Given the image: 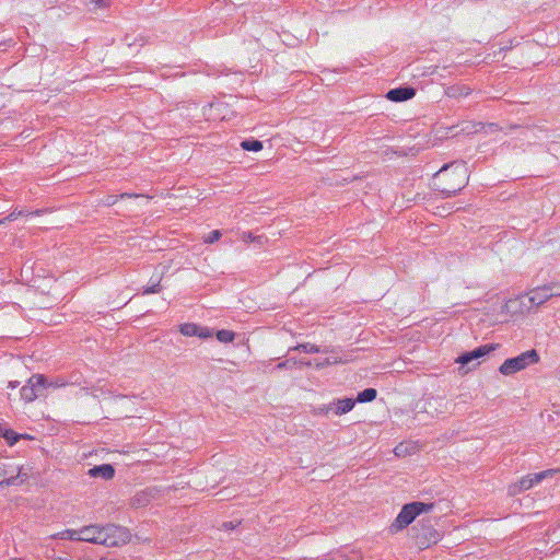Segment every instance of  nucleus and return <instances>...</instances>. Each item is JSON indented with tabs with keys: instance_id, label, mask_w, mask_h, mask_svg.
<instances>
[{
	"instance_id": "nucleus-1",
	"label": "nucleus",
	"mask_w": 560,
	"mask_h": 560,
	"mask_svg": "<svg viewBox=\"0 0 560 560\" xmlns=\"http://www.w3.org/2000/svg\"><path fill=\"white\" fill-rule=\"evenodd\" d=\"M468 170L465 163L444 164L433 176V187L442 198L456 196L468 184Z\"/></svg>"
},
{
	"instance_id": "nucleus-2",
	"label": "nucleus",
	"mask_w": 560,
	"mask_h": 560,
	"mask_svg": "<svg viewBox=\"0 0 560 560\" xmlns=\"http://www.w3.org/2000/svg\"><path fill=\"white\" fill-rule=\"evenodd\" d=\"M433 506L434 503H424L418 501L405 504L395 521L392 523L389 527L390 533H397L406 528L415 521L418 515L423 512L431 511Z\"/></svg>"
},
{
	"instance_id": "nucleus-3",
	"label": "nucleus",
	"mask_w": 560,
	"mask_h": 560,
	"mask_svg": "<svg viewBox=\"0 0 560 560\" xmlns=\"http://www.w3.org/2000/svg\"><path fill=\"white\" fill-rule=\"evenodd\" d=\"M129 540V532L121 526L107 524L106 526H98L97 530V545L106 547H115L124 545Z\"/></svg>"
},
{
	"instance_id": "nucleus-4",
	"label": "nucleus",
	"mask_w": 560,
	"mask_h": 560,
	"mask_svg": "<svg viewBox=\"0 0 560 560\" xmlns=\"http://www.w3.org/2000/svg\"><path fill=\"white\" fill-rule=\"evenodd\" d=\"M539 361V354L535 349L527 350L517 357L506 359L499 371L503 375H512Z\"/></svg>"
},
{
	"instance_id": "nucleus-5",
	"label": "nucleus",
	"mask_w": 560,
	"mask_h": 560,
	"mask_svg": "<svg viewBox=\"0 0 560 560\" xmlns=\"http://www.w3.org/2000/svg\"><path fill=\"white\" fill-rule=\"evenodd\" d=\"M412 530L415 532L413 538L416 545L420 549H427L441 539L440 532L433 528L429 523L420 522L417 526L412 527Z\"/></svg>"
},
{
	"instance_id": "nucleus-6",
	"label": "nucleus",
	"mask_w": 560,
	"mask_h": 560,
	"mask_svg": "<svg viewBox=\"0 0 560 560\" xmlns=\"http://www.w3.org/2000/svg\"><path fill=\"white\" fill-rule=\"evenodd\" d=\"M47 378L42 374L32 375L21 388V398L27 402L35 400L46 389Z\"/></svg>"
},
{
	"instance_id": "nucleus-7",
	"label": "nucleus",
	"mask_w": 560,
	"mask_h": 560,
	"mask_svg": "<svg viewBox=\"0 0 560 560\" xmlns=\"http://www.w3.org/2000/svg\"><path fill=\"white\" fill-rule=\"evenodd\" d=\"M13 471V469H8V465L5 463L0 462V489L10 486L23 485L28 479V472L23 467H16V475H12L7 478V475Z\"/></svg>"
},
{
	"instance_id": "nucleus-8",
	"label": "nucleus",
	"mask_w": 560,
	"mask_h": 560,
	"mask_svg": "<svg viewBox=\"0 0 560 560\" xmlns=\"http://www.w3.org/2000/svg\"><path fill=\"white\" fill-rule=\"evenodd\" d=\"M560 295V285L551 283L538 287L529 292V302L535 305H540L551 299L552 296Z\"/></svg>"
},
{
	"instance_id": "nucleus-9",
	"label": "nucleus",
	"mask_w": 560,
	"mask_h": 560,
	"mask_svg": "<svg viewBox=\"0 0 560 560\" xmlns=\"http://www.w3.org/2000/svg\"><path fill=\"white\" fill-rule=\"evenodd\" d=\"M497 346L498 345H493V343L480 346V347L474 349L472 351L465 352V353L460 354L457 358L456 362L459 363L462 365V368H464L465 365L469 364L470 362L487 355L488 353L493 351L497 348Z\"/></svg>"
},
{
	"instance_id": "nucleus-10",
	"label": "nucleus",
	"mask_w": 560,
	"mask_h": 560,
	"mask_svg": "<svg viewBox=\"0 0 560 560\" xmlns=\"http://www.w3.org/2000/svg\"><path fill=\"white\" fill-rule=\"evenodd\" d=\"M416 95V89L412 86H399L392 89L386 93V98L399 103L411 100Z\"/></svg>"
},
{
	"instance_id": "nucleus-11",
	"label": "nucleus",
	"mask_w": 560,
	"mask_h": 560,
	"mask_svg": "<svg viewBox=\"0 0 560 560\" xmlns=\"http://www.w3.org/2000/svg\"><path fill=\"white\" fill-rule=\"evenodd\" d=\"M88 475L92 478H102L110 480L115 476V468L110 464H102L89 469Z\"/></svg>"
},
{
	"instance_id": "nucleus-12",
	"label": "nucleus",
	"mask_w": 560,
	"mask_h": 560,
	"mask_svg": "<svg viewBox=\"0 0 560 560\" xmlns=\"http://www.w3.org/2000/svg\"><path fill=\"white\" fill-rule=\"evenodd\" d=\"M551 474H553V470H545L533 476H526L518 481V487L523 490H528Z\"/></svg>"
},
{
	"instance_id": "nucleus-13",
	"label": "nucleus",
	"mask_w": 560,
	"mask_h": 560,
	"mask_svg": "<svg viewBox=\"0 0 560 560\" xmlns=\"http://www.w3.org/2000/svg\"><path fill=\"white\" fill-rule=\"evenodd\" d=\"M354 404H355V400H353L352 398L338 399L334 404L335 405L334 412L337 416L345 415V413L349 412L350 410H352V408L354 407ZM328 410H332V407L330 406L328 408Z\"/></svg>"
},
{
	"instance_id": "nucleus-14",
	"label": "nucleus",
	"mask_w": 560,
	"mask_h": 560,
	"mask_svg": "<svg viewBox=\"0 0 560 560\" xmlns=\"http://www.w3.org/2000/svg\"><path fill=\"white\" fill-rule=\"evenodd\" d=\"M97 530H98V526H95V525L85 526V527L79 529L80 541L97 544Z\"/></svg>"
},
{
	"instance_id": "nucleus-15",
	"label": "nucleus",
	"mask_w": 560,
	"mask_h": 560,
	"mask_svg": "<svg viewBox=\"0 0 560 560\" xmlns=\"http://www.w3.org/2000/svg\"><path fill=\"white\" fill-rule=\"evenodd\" d=\"M471 93V89L466 85H451L446 89L445 94L448 97L459 98L466 97Z\"/></svg>"
},
{
	"instance_id": "nucleus-16",
	"label": "nucleus",
	"mask_w": 560,
	"mask_h": 560,
	"mask_svg": "<svg viewBox=\"0 0 560 560\" xmlns=\"http://www.w3.org/2000/svg\"><path fill=\"white\" fill-rule=\"evenodd\" d=\"M0 436H2L9 445H14L21 438H26L25 435L19 434L13 430L3 427H0Z\"/></svg>"
},
{
	"instance_id": "nucleus-17",
	"label": "nucleus",
	"mask_w": 560,
	"mask_h": 560,
	"mask_svg": "<svg viewBox=\"0 0 560 560\" xmlns=\"http://www.w3.org/2000/svg\"><path fill=\"white\" fill-rule=\"evenodd\" d=\"M179 331L184 336H189V337L197 336L198 337V334L200 332V326L197 324H194V323H185L179 326Z\"/></svg>"
},
{
	"instance_id": "nucleus-18",
	"label": "nucleus",
	"mask_w": 560,
	"mask_h": 560,
	"mask_svg": "<svg viewBox=\"0 0 560 560\" xmlns=\"http://www.w3.org/2000/svg\"><path fill=\"white\" fill-rule=\"evenodd\" d=\"M150 502V495L147 492H139L131 499V506L138 509L148 505Z\"/></svg>"
},
{
	"instance_id": "nucleus-19",
	"label": "nucleus",
	"mask_w": 560,
	"mask_h": 560,
	"mask_svg": "<svg viewBox=\"0 0 560 560\" xmlns=\"http://www.w3.org/2000/svg\"><path fill=\"white\" fill-rule=\"evenodd\" d=\"M416 450V446L408 443H399L395 448L394 453L398 457H405L407 455H410Z\"/></svg>"
},
{
	"instance_id": "nucleus-20",
	"label": "nucleus",
	"mask_w": 560,
	"mask_h": 560,
	"mask_svg": "<svg viewBox=\"0 0 560 560\" xmlns=\"http://www.w3.org/2000/svg\"><path fill=\"white\" fill-rule=\"evenodd\" d=\"M262 142L259 140L250 139V140H243L241 142V148L245 151H254L258 152L262 149Z\"/></svg>"
},
{
	"instance_id": "nucleus-21",
	"label": "nucleus",
	"mask_w": 560,
	"mask_h": 560,
	"mask_svg": "<svg viewBox=\"0 0 560 560\" xmlns=\"http://www.w3.org/2000/svg\"><path fill=\"white\" fill-rule=\"evenodd\" d=\"M292 351H302L305 353H318V352H320V349H319V347H317L313 343L306 342V343H300L295 347L290 348L289 352H292Z\"/></svg>"
},
{
	"instance_id": "nucleus-22",
	"label": "nucleus",
	"mask_w": 560,
	"mask_h": 560,
	"mask_svg": "<svg viewBox=\"0 0 560 560\" xmlns=\"http://www.w3.org/2000/svg\"><path fill=\"white\" fill-rule=\"evenodd\" d=\"M377 392L374 388H365L360 392L357 397V401L359 402H370L376 398Z\"/></svg>"
},
{
	"instance_id": "nucleus-23",
	"label": "nucleus",
	"mask_w": 560,
	"mask_h": 560,
	"mask_svg": "<svg viewBox=\"0 0 560 560\" xmlns=\"http://www.w3.org/2000/svg\"><path fill=\"white\" fill-rule=\"evenodd\" d=\"M215 336L219 341L224 343L232 342L235 338V334L226 329L218 330Z\"/></svg>"
},
{
	"instance_id": "nucleus-24",
	"label": "nucleus",
	"mask_w": 560,
	"mask_h": 560,
	"mask_svg": "<svg viewBox=\"0 0 560 560\" xmlns=\"http://www.w3.org/2000/svg\"><path fill=\"white\" fill-rule=\"evenodd\" d=\"M61 539H69V540H80V534L79 530L75 529H67L59 534Z\"/></svg>"
},
{
	"instance_id": "nucleus-25",
	"label": "nucleus",
	"mask_w": 560,
	"mask_h": 560,
	"mask_svg": "<svg viewBox=\"0 0 560 560\" xmlns=\"http://www.w3.org/2000/svg\"><path fill=\"white\" fill-rule=\"evenodd\" d=\"M298 364V360H295L294 358H290V359H287L282 362H280L276 369H279V370H282V369H289V368H292L294 365Z\"/></svg>"
},
{
	"instance_id": "nucleus-26",
	"label": "nucleus",
	"mask_w": 560,
	"mask_h": 560,
	"mask_svg": "<svg viewBox=\"0 0 560 560\" xmlns=\"http://www.w3.org/2000/svg\"><path fill=\"white\" fill-rule=\"evenodd\" d=\"M67 384H68V382H66L63 378L57 377L55 381H51V382L47 381L46 388H48V387L59 388V387L66 386Z\"/></svg>"
},
{
	"instance_id": "nucleus-27",
	"label": "nucleus",
	"mask_w": 560,
	"mask_h": 560,
	"mask_svg": "<svg viewBox=\"0 0 560 560\" xmlns=\"http://www.w3.org/2000/svg\"><path fill=\"white\" fill-rule=\"evenodd\" d=\"M221 237V232L219 230H214L208 234V236L205 238L206 243H214Z\"/></svg>"
},
{
	"instance_id": "nucleus-28",
	"label": "nucleus",
	"mask_w": 560,
	"mask_h": 560,
	"mask_svg": "<svg viewBox=\"0 0 560 560\" xmlns=\"http://www.w3.org/2000/svg\"><path fill=\"white\" fill-rule=\"evenodd\" d=\"M161 291V285H160V281H158L156 283L152 284L151 287H148L143 290V294L147 295V294H151V293H159Z\"/></svg>"
},
{
	"instance_id": "nucleus-29",
	"label": "nucleus",
	"mask_w": 560,
	"mask_h": 560,
	"mask_svg": "<svg viewBox=\"0 0 560 560\" xmlns=\"http://www.w3.org/2000/svg\"><path fill=\"white\" fill-rule=\"evenodd\" d=\"M212 336V331L207 327L200 326V332L198 334V337L201 339H207Z\"/></svg>"
},
{
	"instance_id": "nucleus-30",
	"label": "nucleus",
	"mask_w": 560,
	"mask_h": 560,
	"mask_svg": "<svg viewBox=\"0 0 560 560\" xmlns=\"http://www.w3.org/2000/svg\"><path fill=\"white\" fill-rule=\"evenodd\" d=\"M522 491H524V490L518 487V482L513 483L509 487L510 495H516V494L521 493Z\"/></svg>"
},
{
	"instance_id": "nucleus-31",
	"label": "nucleus",
	"mask_w": 560,
	"mask_h": 560,
	"mask_svg": "<svg viewBox=\"0 0 560 560\" xmlns=\"http://www.w3.org/2000/svg\"><path fill=\"white\" fill-rule=\"evenodd\" d=\"M23 212L22 211H19V212H11L7 218H4L3 220H0V224H3L5 221H13L15 220L19 215H22Z\"/></svg>"
},
{
	"instance_id": "nucleus-32",
	"label": "nucleus",
	"mask_w": 560,
	"mask_h": 560,
	"mask_svg": "<svg viewBox=\"0 0 560 560\" xmlns=\"http://www.w3.org/2000/svg\"><path fill=\"white\" fill-rule=\"evenodd\" d=\"M89 3L94 4L96 8L107 7V0H86Z\"/></svg>"
},
{
	"instance_id": "nucleus-33",
	"label": "nucleus",
	"mask_w": 560,
	"mask_h": 560,
	"mask_svg": "<svg viewBox=\"0 0 560 560\" xmlns=\"http://www.w3.org/2000/svg\"><path fill=\"white\" fill-rule=\"evenodd\" d=\"M336 362H337V360L331 361L330 359H325L323 361L316 362L315 365H316V368H324V366L330 365Z\"/></svg>"
},
{
	"instance_id": "nucleus-34",
	"label": "nucleus",
	"mask_w": 560,
	"mask_h": 560,
	"mask_svg": "<svg viewBox=\"0 0 560 560\" xmlns=\"http://www.w3.org/2000/svg\"><path fill=\"white\" fill-rule=\"evenodd\" d=\"M116 201H117V196H108V197L106 198V200H105V203H106L107 206H113V205H115V203H116Z\"/></svg>"
},
{
	"instance_id": "nucleus-35",
	"label": "nucleus",
	"mask_w": 560,
	"mask_h": 560,
	"mask_svg": "<svg viewBox=\"0 0 560 560\" xmlns=\"http://www.w3.org/2000/svg\"><path fill=\"white\" fill-rule=\"evenodd\" d=\"M237 526V524H234L233 522H224L223 527L225 529H234Z\"/></svg>"
},
{
	"instance_id": "nucleus-36",
	"label": "nucleus",
	"mask_w": 560,
	"mask_h": 560,
	"mask_svg": "<svg viewBox=\"0 0 560 560\" xmlns=\"http://www.w3.org/2000/svg\"><path fill=\"white\" fill-rule=\"evenodd\" d=\"M298 364L300 365H305V366H311L312 365V362L308 361V360H299L298 361Z\"/></svg>"
},
{
	"instance_id": "nucleus-37",
	"label": "nucleus",
	"mask_w": 560,
	"mask_h": 560,
	"mask_svg": "<svg viewBox=\"0 0 560 560\" xmlns=\"http://www.w3.org/2000/svg\"><path fill=\"white\" fill-rule=\"evenodd\" d=\"M19 384H20V383H19L18 381H11V382L9 383V387H10V388H12V389H14V388H16V387L19 386Z\"/></svg>"
},
{
	"instance_id": "nucleus-38",
	"label": "nucleus",
	"mask_w": 560,
	"mask_h": 560,
	"mask_svg": "<svg viewBox=\"0 0 560 560\" xmlns=\"http://www.w3.org/2000/svg\"><path fill=\"white\" fill-rule=\"evenodd\" d=\"M139 195H132V194H127V192H124L120 195V198H131V197H138Z\"/></svg>"
}]
</instances>
